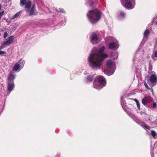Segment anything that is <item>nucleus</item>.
Wrapping results in <instances>:
<instances>
[{
	"label": "nucleus",
	"mask_w": 157,
	"mask_h": 157,
	"mask_svg": "<svg viewBox=\"0 0 157 157\" xmlns=\"http://www.w3.org/2000/svg\"><path fill=\"white\" fill-rule=\"evenodd\" d=\"M105 49V47L102 46L100 48H94L92 50L87 58L89 66L91 69L94 71L100 69L104 59L108 57L107 54L103 53Z\"/></svg>",
	"instance_id": "f257e3e1"
},
{
	"label": "nucleus",
	"mask_w": 157,
	"mask_h": 157,
	"mask_svg": "<svg viewBox=\"0 0 157 157\" xmlns=\"http://www.w3.org/2000/svg\"><path fill=\"white\" fill-rule=\"evenodd\" d=\"M101 12L98 9L90 10L87 14L89 20L92 24L96 23L101 17Z\"/></svg>",
	"instance_id": "f03ea898"
},
{
	"label": "nucleus",
	"mask_w": 157,
	"mask_h": 157,
	"mask_svg": "<svg viewBox=\"0 0 157 157\" xmlns=\"http://www.w3.org/2000/svg\"><path fill=\"white\" fill-rule=\"evenodd\" d=\"M116 69V66L114 63L111 60H108L104 67V72L107 76L113 75Z\"/></svg>",
	"instance_id": "7ed1b4c3"
},
{
	"label": "nucleus",
	"mask_w": 157,
	"mask_h": 157,
	"mask_svg": "<svg viewBox=\"0 0 157 157\" xmlns=\"http://www.w3.org/2000/svg\"><path fill=\"white\" fill-rule=\"evenodd\" d=\"M106 85V81L104 78L99 75L95 78L93 83V87L97 89H100Z\"/></svg>",
	"instance_id": "20e7f679"
},
{
	"label": "nucleus",
	"mask_w": 157,
	"mask_h": 157,
	"mask_svg": "<svg viewBox=\"0 0 157 157\" xmlns=\"http://www.w3.org/2000/svg\"><path fill=\"white\" fill-rule=\"evenodd\" d=\"M110 40V43L108 44L109 48L110 49H114L117 50L119 48L118 42L116 40L111 36H109L106 38V40Z\"/></svg>",
	"instance_id": "39448f33"
},
{
	"label": "nucleus",
	"mask_w": 157,
	"mask_h": 157,
	"mask_svg": "<svg viewBox=\"0 0 157 157\" xmlns=\"http://www.w3.org/2000/svg\"><path fill=\"white\" fill-rule=\"evenodd\" d=\"M122 5L128 9H133L135 5V0H121Z\"/></svg>",
	"instance_id": "423d86ee"
},
{
	"label": "nucleus",
	"mask_w": 157,
	"mask_h": 157,
	"mask_svg": "<svg viewBox=\"0 0 157 157\" xmlns=\"http://www.w3.org/2000/svg\"><path fill=\"white\" fill-rule=\"evenodd\" d=\"M144 51L141 50H138L136 52L133 58V62L135 63L137 61L144 60Z\"/></svg>",
	"instance_id": "0eeeda50"
},
{
	"label": "nucleus",
	"mask_w": 157,
	"mask_h": 157,
	"mask_svg": "<svg viewBox=\"0 0 157 157\" xmlns=\"http://www.w3.org/2000/svg\"><path fill=\"white\" fill-rule=\"evenodd\" d=\"M25 61L24 60L20 59L14 65L13 68V70L15 71H19L24 67Z\"/></svg>",
	"instance_id": "6e6552de"
},
{
	"label": "nucleus",
	"mask_w": 157,
	"mask_h": 157,
	"mask_svg": "<svg viewBox=\"0 0 157 157\" xmlns=\"http://www.w3.org/2000/svg\"><path fill=\"white\" fill-rule=\"evenodd\" d=\"M20 4L21 6H24L25 8L28 9L26 11L28 12V9L30 8L31 6V2L29 0H20Z\"/></svg>",
	"instance_id": "1a4fd4ad"
},
{
	"label": "nucleus",
	"mask_w": 157,
	"mask_h": 157,
	"mask_svg": "<svg viewBox=\"0 0 157 157\" xmlns=\"http://www.w3.org/2000/svg\"><path fill=\"white\" fill-rule=\"evenodd\" d=\"M149 81L155 86L157 83V75L155 72L152 71L150 74Z\"/></svg>",
	"instance_id": "9d476101"
},
{
	"label": "nucleus",
	"mask_w": 157,
	"mask_h": 157,
	"mask_svg": "<svg viewBox=\"0 0 157 157\" xmlns=\"http://www.w3.org/2000/svg\"><path fill=\"white\" fill-rule=\"evenodd\" d=\"M14 39V36H10L8 39L7 40L2 44L1 46L0 47V50L12 44L13 42Z\"/></svg>",
	"instance_id": "9b49d317"
},
{
	"label": "nucleus",
	"mask_w": 157,
	"mask_h": 157,
	"mask_svg": "<svg viewBox=\"0 0 157 157\" xmlns=\"http://www.w3.org/2000/svg\"><path fill=\"white\" fill-rule=\"evenodd\" d=\"M90 41L93 44H95L98 43L100 41L96 33H92L90 37Z\"/></svg>",
	"instance_id": "f8f14e48"
},
{
	"label": "nucleus",
	"mask_w": 157,
	"mask_h": 157,
	"mask_svg": "<svg viewBox=\"0 0 157 157\" xmlns=\"http://www.w3.org/2000/svg\"><path fill=\"white\" fill-rule=\"evenodd\" d=\"M14 87V82H8L7 90L9 91V94H10V92L13 89Z\"/></svg>",
	"instance_id": "ddd939ff"
},
{
	"label": "nucleus",
	"mask_w": 157,
	"mask_h": 157,
	"mask_svg": "<svg viewBox=\"0 0 157 157\" xmlns=\"http://www.w3.org/2000/svg\"><path fill=\"white\" fill-rule=\"evenodd\" d=\"M38 12L35 9V6L33 5L29 12V15H36L37 14Z\"/></svg>",
	"instance_id": "4468645a"
},
{
	"label": "nucleus",
	"mask_w": 157,
	"mask_h": 157,
	"mask_svg": "<svg viewBox=\"0 0 157 157\" xmlns=\"http://www.w3.org/2000/svg\"><path fill=\"white\" fill-rule=\"evenodd\" d=\"M15 78V75L13 72H11L9 75L8 82H13V80Z\"/></svg>",
	"instance_id": "2eb2a0df"
},
{
	"label": "nucleus",
	"mask_w": 157,
	"mask_h": 157,
	"mask_svg": "<svg viewBox=\"0 0 157 157\" xmlns=\"http://www.w3.org/2000/svg\"><path fill=\"white\" fill-rule=\"evenodd\" d=\"M98 2V0H89L87 2V3L90 7H92L94 4H96Z\"/></svg>",
	"instance_id": "dca6fc26"
},
{
	"label": "nucleus",
	"mask_w": 157,
	"mask_h": 157,
	"mask_svg": "<svg viewBox=\"0 0 157 157\" xmlns=\"http://www.w3.org/2000/svg\"><path fill=\"white\" fill-rule=\"evenodd\" d=\"M149 33V30L148 29H146L144 32V36L143 40L146 41L147 39V37Z\"/></svg>",
	"instance_id": "f3484780"
},
{
	"label": "nucleus",
	"mask_w": 157,
	"mask_h": 157,
	"mask_svg": "<svg viewBox=\"0 0 157 157\" xmlns=\"http://www.w3.org/2000/svg\"><path fill=\"white\" fill-rule=\"evenodd\" d=\"M117 16L119 18H124V17L125 16V14L122 11H119L117 13Z\"/></svg>",
	"instance_id": "a211bd4d"
},
{
	"label": "nucleus",
	"mask_w": 157,
	"mask_h": 157,
	"mask_svg": "<svg viewBox=\"0 0 157 157\" xmlns=\"http://www.w3.org/2000/svg\"><path fill=\"white\" fill-rule=\"evenodd\" d=\"M93 76L91 75H89L86 77L85 82H91L93 80Z\"/></svg>",
	"instance_id": "6ab92c4d"
},
{
	"label": "nucleus",
	"mask_w": 157,
	"mask_h": 157,
	"mask_svg": "<svg viewBox=\"0 0 157 157\" xmlns=\"http://www.w3.org/2000/svg\"><path fill=\"white\" fill-rule=\"evenodd\" d=\"M22 11H19L15 14L14 15H13L12 17V19H14L17 17L19 16L22 13Z\"/></svg>",
	"instance_id": "aec40b11"
},
{
	"label": "nucleus",
	"mask_w": 157,
	"mask_h": 157,
	"mask_svg": "<svg viewBox=\"0 0 157 157\" xmlns=\"http://www.w3.org/2000/svg\"><path fill=\"white\" fill-rule=\"evenodd\" d=\"M111 55L113 59H115L118 57V54L117 52H114L111 53Z\"/></svg>",
	"instance_id": "412c9836"
},
{
	"label": "nucleus",
	"mask_w": 157,
	"mask_h": 157,
	"mask_svg": "<svg viewBox=\"0 0 157 157\" xmlns=\"http://www.w3.org/2000/svg\"><path fill=\"white\" fill-rule=\"evenodd\" d=\"M147 98L145 97L142 99V103L144 105H145L147 103Z\"/></svg>",
	"instance_id": "4be33fe9"
},
{
	"label": "nucleus",
	"mask_w": 157,
	"mask_h": 157,
	"mask_svg": "<svg viewBox=\"0 0 157 157\" xmlns=\"http://www.w3.org/2000/svg\"><path fill=\"white\" fill-rule=\"evenodd\" d=\"M151 134L154 138L157 135L156 132L154 130H152L151 131Z\"/></svg>",
	"instance_id": "5701e85b"
},
{
	"label": "nucleus",
	"mask_w": 157,
	"mask_h": 157,
	"mask_svg": "<svg viewBox=\"0 0 157 157\" xmlns=\"http://www.w3.org/2000/svg\"><path fill=\"white\" fill-rule=\"evenodd\" d=\"M155 23L156 25H157V17H155L153 18L152 24L153 25L154 23Z\"/></svg>",
	"instance_id": "b1692460"
},
{
	"label": "nucleus",
	"mask_w": 157,
	"mask_h": 157,
	"mask_svg": "<svg viewBox=\"0 0 157 157\" xmlns=\"http://www.w3.org/2000/svg\"><path fill=\"white\" fill-rule=\"evenodd\" d=\"M56 10L58 12H61L62 13H64L65 11L62 8H59V10H58L57 9H56Z\"/></svg>",
	"instance_id": "393cba45"
},
{
	"label": "nucleus",
	"mask_w": 157,
	"mask_h": 157,
	"mask_svg": "<svg viewBox=\"0 0 157 157\" xmlns=\"http://www.w3.org/2000/svg\"><path fill=\"white\" fill-rule=\"evenodd\" d=\"M156 104L155 102H154L151 105H150V108L151 109L154 108L156 107Z\"/></svg>",
	"instance_id": "a878e982"
},
{
	"label": "nucleus",
	"mask_w": 157,
	"mask_h": 157,
	"mask_svg": "<svg viewBox=\"0 0 157 157\" xmlns=\"http://www.w3.org/2000/svg\"><path fill=\"white\" fill-rule=\"evenodd\" d=\"M143 127L147 129L148 130H149L150 129V127L147 125V124H145L144 123L143 125L142 126Z\"/></svg>",
	"instance_id": "bb28decb"
},
{
	"label": "nucleus",
	"mask_w": 157,
	"mask_h": 157,
	"mask_svg": "<svg viewBox=\"0 0 157 157\" xmlns=\"http://www.w3.org/2000/svg\"><path fill=\"white\" fill-rule=\"evenodd\" d=\"M136 105L138 107V109L139 110L140 109V103H139V101H138L137 102H136Z\"/></svg>",
	"instance_id": "cd10ccee"
},
{
	"label": "nucleus",
	"mask_w": 157,
	"mask_h": 157,
	"mask_svg": "<svg viewBox=\"0 0 157 157\" xmlns=\"http://www.w3.org/2000/svg\"><path fill=\"white\" fill-rule=\"evenodd\" d=\"M8 33L7 32H5L4 34L3 37L5 39L8 36Z\"/></svg>",
	"instance_id": "c85d7f7f"
},
{
	"label": "nucleus",
	"mask_w": 157,
	"mask_h": 157,
	"mask_svg": "<svg viewBox=\"0 0 157 157\" xmlns=\"http://www.w3.org/2000/svg\"><path fill=\"white\" fill-rule=\"evenodd\" d=\"M6 54V52L4 51H0V55H3L4 54Z\"/></svg>",
	"instance_id": "c756f323"
},
{
	"label": "nucleus",
	"mask_w": 157,
	"mask_h": 157,
	"mask_svg": "<svg viewBox=\"0 0 157 157\" xmlns=\"http://www.w3.org/2000/svg\"><path fill=\"white\" fill-rule=\"evenodd\" d=\"M4 12V11H3L0 12V20L1 19L3 15Z\"/></svg>",
	"instance_id": "7c9ffc66"
},
{
	"label": "nucleus",
	"mask_w": 157,
	"mask_h": 157,
	"mask_svg": "<svg viewBox=\"0 0 157 157\" xmlns=\"http://www.w3.org/2000/svg\"><path fill=\"white\" fill-rule=\"evenodd\" d=\"M137 123H138L139 125H140L141 126H142L143 125V124L144 123V122H137Z\"/></svg>",
	"instance_id": "2f4dec72"
},
{
	"label": "nucleus",
	"mask_w": 157,
	"mask_h": 157,
	"mask_svg": "<svg viewBox=\"0 0 157 157\" xmlns=\"http://www.w3.org/2000/svg\"><path fill=\"white\" fill-rule=\"evenodd\" d=\"M154 56L157 59V50L154 52Z\"/></svg>",
	"instance_id": "473e14b6"
},
{
	"label": "nucleus",
	"mask_w": 157,
	"mask_h": 157,
	"mask_svg": "<svg viewBox=\"0 0 157 157\" xmlns=\"http://www.w3.org/2000/svg\"><path fill=\"white\" fill-rule=\"evenodd\" d=\"M144 85L146 88H148V87L147 85V83L146 82H144Z\"/></svg>",
	"instance_id": "72a5a7b5"
},
{
	"label": "nucleus",
	"mask_w": 157,
	"mask_h": 157,
	"mask_svg": "<svg viewBox=\"0 0 157 157\" xmlns=\"http://www.w3.org/2000/svg\"><path fill=\"white\" fill-rule=\"evenodd\" d=\"M141 114L142 115H143L144 114L145 115H147V114L145 112H144L141 113Z\"/></svg>",
	"instance_id": "f704fd0d"
},
{
	"label": "nucleus",
	"mask_w": 157,
	"mask_h": 157,
	"mask_svg": "<svg viewBox=\"0 0 157 157\" xmlns=\"http://www.w3.org/2000/svg\"><path fill=\"white\" fill-rule=\"evenodd\" d=\"M134 101H136V103L139 101L137 99L135 98L134 99Z\"/></svg>",
	"instance_id": "c9c22d12"
},
{
	"label": "nucleus",
	"mask_w": 157,
	"mask_h": 157,
	"mask_svg": "<svg viewBox=\"0 0 157 157\" xmlns=\"http://www.w3.org/2000/svg\"><path fill=\"white\" fill-rule=\"evenodd\" d=\"M123 97H122L121 98V102L122 100Z\"/></svg>",
	"instance_id": "e433bc0d"
}]
</instances>
